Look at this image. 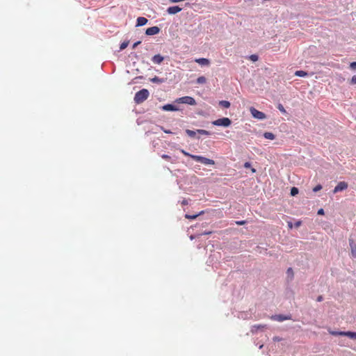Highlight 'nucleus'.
<instances>
[{"instance_id":"9d476101","label":"nucleus","mask_w":356,"mask_h":356,"mask_svg":"<svg viewBox=\"0 0 356 356\" xmlns=\"http://www.w3.org/2000/svg\"><path fill=\"white\" fill-rule=\"evenodd\" d=\"M162 109L166 111H177L179 110L177 106L170 104L163 106Z\"/></svg>"},{"instance_id":"c756f323","label":"nucleus","mask_w":356,"mask_h":356,"mask_svg":"<svg viewBox=\"0 0 356 356\" xmlns=\"http://www.w3.org/2000/svg\"><path fill=\"white\" fill-rule=\"evenodd\" d=\"M251 60L255 62L258 60V56L253 54L250 56Z\"/></svg>"},{"instance_id":"473e14b6","label":"nucleus","mask_w":356,"mask_h":356,"mask_svg":"<svg viewBox=\"0 0 356 356\" xmlns=\"http://www.w3.org/2000/svg\"><path fill=\"white\" fill-rule=\"evenodd\" d=\"M278 109L283 113H286V110L284 109V106L282 104H280L278 106Z\"/></svg>"},{"instance_id":"ddd939ff","label":"nucleus","mask_w":356,"mask_h":356,"mask_svg":"<svg viewBox=\"0 0 356 356\" xmlns=\"http://www.w3.org/2000/svg\"><path fill=\"white\" fill-rule=\"evenodd\" d=\"M147 23V19L144 17H139L136 21L137 26H142L145 25Z\"/></svg>"},{"instance_id":"f3484780","label":"nucleus","mask_w":356,"mask_h":356,"mask_svg":"<svg viewBox=\"0 0 356 356\" xmlns=\"http://www.w3.org/2000/svg\"><path fill=\"white\" fill-rule=\"evenodd\" d=\"M346 337H348L352 339L356 340V332L347 331V332H346Z\"/></svg>"},{"instance_id":"6e6552de","label":"nucleus","mask_w":356,"mask_h":356,"mask_svg":"<svg viewBox=\"0 0 356 356\" xmlns=\"http://www.w3.org/2000/svg\"><path fill=\"white\" fill-rule=\"evenodd\" d=\"M182 10L181 8L179 7L178 6H170L167 9V12L170 15H175L179 12H180Z\"/></svg>"},{"instance_id":"c03bdc74","label":"nucleus","mask_w":356,"mask_h":356,"mask_svg":"<svg viewBox=\"0 0 356 356\" xmlns=\"http://www.w3.org/2000/svg\"><path fill=\"white\" fill-rule=\"evenodd\" d=\"M140 42H137L134 43L133 47L135 48L138 44H140Z\"/></svg>"},{"instance_id":"4468645a","label":"nucleus","mask_w":356,"mask_h":356,"mask_svg":"<svg viewBox=\"0 0 356 356\" xmlns=\"http://www.w3.org/2000/svg\"><path fill=\"white\" fill-rule=\"evenodd\" d=\"M350 246L351 248V255L353 257H356V245L355 244L353 240H350Z\"/></svg>"},{"instance_id":"a211bd4d","label":"nucleus","mask_w":356,"mask_h":356,"mask_svg":"<svg viewBox=\"0 0 356 356\" xmlns=\"http://www.w3.org/2000/svg\"><path fill=\"white\" fill-rule=\"evenodd\" d=\"M266 327V325H254L252 327V332L257 331L259 329H264Z\"/></svg>"},{"instance_id":"f8f14e48","label":"nucleus","mask_w":356,"mask_h":356,"mask_svg":"<svg viewBox=\"0 0 356 356\" xmlns=\"http://www.w3.org/2000/svg\"><path fill=\"white\" fill-rule=\"evenodd\" d=\"M195 62H196L197 63H198L201 65H209V64H210L209 60L207 58H196L195 60Z\"/></svg>"},{"instance_id":"a18cd8bd","label":"nucleus","mask_w":356,"mask_h":356,"mask_svg":"<svg viewBox=\"0 0 356 356\" xmlns=\"http://www.w3.org/2000/svg\"><path fill=\"white\" fill-rule=\"evenodd\" d=\"M190 238H191V240H193V239H194V238H195V236H193V235H191V236H190Z\"/></svg>"},{"instance_id":"5701e85b","label":"nucleus","mask_w":356,"mask_h":356,"mask_svg":"<svg viewBox=\"0 0 356 356\" xmlns=\"http://www.w3.org/2000/svg\"><path fill=\"white\" fill-rule=\"evenodd\" d=\"M186 133L187 134V135L191 138H193L196 135V131H192V130H190V129H186Z\"/></svg>"},{"instance_id":"1a4fd4ad","label":"nucleus","mask_w":356,"mask_h":356,"mask_svg":"<svg viewBox=\"0 0 356 356\" xmlns=\"http://www.w3.org/2000/svg\"><path fill=\"white\" fill-rule=\"evenodd\" d=\"M271 318L273 320L277 321H285V320H290L291 319V316H284V315L280 314V315L273 316L271 317Z\"/></svg>"},{"instance_id":"a878e982","label":"nucleus","mask_w":356,"mask_h":356,"mask_svg":"<svg viewBox=\"0 0 356 356\" xmlns=\"http://www.w3.org/2000/svg\"><path fill=\"white\" fill-rule=\"evenodd\" d=\"M151 81L152 83H162V80L158 76H154V78L151 79Z\"/></svg>"},{"instance_id":"a19ab883","label":"nucleus","mask_w":356,"mask_h":356,"mask_svg":"<svg viewBox=\"0 0 356 356\" xmlns=\"http://www.w3.org/2000/svg\"><path fill=\"white\" fill-rule=\"evenodd\" d=\"M323 296H319L318 298H317V301L318 302H321L323 300Z\"/></svg>"},{"instance_id":"cd10ccee","label":"nucleus","mask_w":356,"mask_h":356,"mask_svg":"<svg viewBox=\"0 0 356 356\" xmlns=\"http://www.w3.org/2000/svg\"><path fill=\"white\" fill-rule=\"evenodd\" d=\"M322 189V186L321 184H318L313 188L314 192H318Z\"/></svg>"},{"instance_id":"49530a36","label":"nucleus","mask_w":356,"mask_h":356,"mask_svg":"<svg viewBox=\"0 0 356 356\" xmlns=\"http://www.w3.org/2000/svg\"><path fill=\"white\" fill-rule=\"evenodd\" d=\"M255 171H256V170H255V169H254V168H252V172H255Z\"/></svg>"},{"instance_id":"e433bc0d","label":"nucleus","mask_w":356,"mask_h":356,"mask_svg":"<svg viewBox=\"0 0 356 356\" xmlns=\"http://www.w3.org/2000/svg\"><path fill=\"white\" fill-rule=\"evenodd\" d=\"M250 166H251V164H250V163H249V162H245V163H244V167H245V168H250Z\"/></svg>"},{"instance_id":"9b49d317","label":"nucleus","mask_w":356,"mask_h":356,"mask_svg":"<svg viewBox=\"0 0 356 356\" xmlns=\"http://www.w3.org/2000/svg\"><path fill=\"white\" fill-rule=\"evenodd\" d=\"M164 60V58L160 54H156L152 58V60L155 64H161Z\"/></svg>"},{"instance_id":"dca6fc26","label":"nucleus","mask_w":356,"mask_h":356,"mask_svg":"<svg viewBox=\"0 0 356 356\" xmlns=\"http://www.w3.org/2000/svg\"><path fill=\"white\" fill-rule=\"evenodd\" d=\"M219 105L223 108H228L230 106V102L226 100L219 102Z\"/></svg>"},{"instance_id":"423d86ee","label":"nucleus","mask_w":356,"mask_h":356,"mask_svg":"<svg viewBox=\"0 0 356 356\" xmlns=\"http://www.w3.org/2000/svg\"><path fill=\"white\" fill-rule=\"evenodd\" d=\"M347 188H348V184L346 181H340L335 186L334 189L333 190V193H337L338 192L346 190Z\"/></svg>"},{"instance_id":"2eb2a0df","label":"nucleus","mask_w":356,"mask_h":356,"mask_svg":"<svg viewBox=\"0 0 356 356\" xmlns=\"http://www.w3.org/2000/svg\"><path fill=\"white\" fill-rule=\"evenodd\" d=\"M328 332L330 334H332L333 336H346V332H344V331L337 332V331H332V330H329Z\"/></svg>"},{"instance_id":"7c9ffc66","label":"nucleus","mask_w":356,"mask_h":356,"mask_svg":"<svg viewBox=\"0 0 356 356\" xmlns=\"http://www.w3.org/2000/svg\"><path fill=\"white\" fill-rule=\"evenodd\" d=\"M181 152L186 156H190L191 158V156H193V154H189L188 152H186L184 149H181Z\"/></svg>"},{"instance_id":"4be33fe9","label":"nucleus","mask_w":356,"mask_h":356,"mask_svg":"<svg viewBox=\"0 0 356 356\" xmlns=\"http://www.w3.org/2000/svg\"><path fill=\"white\" fill-rule=\"evenodd\" d=\"M206 81H207V79L204 76H199L197 79V83H200V84L205 83Z\"/></svg>"},{"instance_id":"f03ea898","label":"nucleus","mask_w":356,"mask_h":356,"mask_svg":"<svg viewBox=\"0 0 356 356\" xmlns=\"http://www.w3.org/2000/svg\"><path fill=\"white\" fill-rule=\"evenodd\" d=\"M175 102L178 103V104H186L192 105V106L196 104V102H195V99L193 98L192 97H189V96H185V97L177 98L175 100Z\"/></svg>"},{"instance_id":"6ab92c4d","label":"nucleus","mask_w":356,"mask_h":356,"mask_svg":"<svg viewBox=\"0 0 356 356\" xmlns=\"http://www.w3.org/2000/svg\"><path fill=\"white\" fill-rule=\"evenodd\" d=\"M264 136L265 138L268 139V140L275 139V135L271 132H265L264 134Z\"/></svg>"},{"instance_id":"393cba45","label":"nucleus","mask_w":356,"mask_h":356,"mask_svg":"<svg viewBox=\"0 0 356 356\" xmlns=\"http://www.w3.org/2000/svg\"><path fill=\"white\" fill-rule=\"evenodd\" d=\"M298 188H296V187H293L291 189V195L292 196H295L296 195H297L298 193Z\"/></svg>"},{"instance_id":"2f4dec72","label":"nucleus","mask_w":356,"mask_h":356,"mask_svg":"<svg viewBox=\"0 0 356 356\" xmlns=\"http://www.w3.org/2000/svg\"><path fill=\"white\" fill-rule=\"evenodd\" d=\"M350 67L353 70H356V62H352L350 63Z\"/></svg>"},{"instance_id":"ea45409f","label":"nucleus","mask_w":356,"mask_h":356,"mask_svg":"<svg viewBox=\"0 0 356 356\" xmlns=\"http://www.w3.org/2000/svg\"><path fill=\"white\" fill-rule=\"evenodd\" d=\"M181 204H182V205H186V204H188V201H187L186 200H185V199H184V200H183L181 201Z\"/></svg>"},{"instance_id":"c9c22d12","label":"nucleus","mask_w":356,"mask_h":356,"mask_svg":"<svg viewBox=\"0 0 356 356\" xmlns=\"http://www.w3.org/2000/svg\"><path fill=\"white\" fill-rule=\"evenodd\" d=\"M161 157L165 160H170V156L167 155V154H163L161 156Z\"/></svg>"},{"instance_id":"58836bf2","label":"nucleus","mask_w":356,"mask_h":356,"mask_svg":"<svg viewBox=\"0 0 356 356\" xmlns=\"http://www.w3.org/2000/svg\"><path fill=\"white\" fill-rule=\"evenodd\" d=\"M281 340H282V339L280 338L279 337H275L273 338V341H280Z\"/></svg>"},{"instance_id":"4c0bfd02","label":"nucleus","mask_w":356,"mask_h":356,"mask_svg":"<svg viewBox=\"0 0 356 356\" xmlns=\"http://www.w3.org/2000/svg\"><path fill=\"white\" fill-rule=\"evenodd\" d=\"M318 215H323L324 214V210L323 209H320L318 212Z\"/></svg>"},{"instance_id":"79ce46f5","label":"nucleus","mask_w":356,"mask_h":356,"mask_svg":"<svg viewBox=\"0 0 356 356\" xmlns=\"http://www.w3.org/2000/svg\"><path fill=\"white\" fill-rule=\"evenodd\" d=\"M161 129L166 134H172V132L170 130H165L163 127L161 128Z\"/></svg>"},{"instance_id":"c85d7f7f","label":"nucleus","mask_w":356,"mask_h":356,"mask_svg":"<svg viewBox=\"0 0 356 356\" xmlns=\"http://www.w3.org/2000/svg\"><path fill=\"white\" fill-rule=\"evenodd\" d=\"M287 274H288L289 276H291V278L293 277V269L291 268H288Z\"/></svg>"},{"instance_id":"72a5a7b5","label":"nucleus","mask_w":356,"mask_h":356,"mask_svg":"<svg viewBox=\"0 0 356 356\" xmlns=\"http://www.w3.org/2000/svg\"><path fill=\"white\" fill-rule=\"evenodd\" d=\"M350 83L351 84H356V75H354L351 80H350Z\"/></svg>"},{"instance_id":"b1692460","label":"nucleus","mask_w":356,"mask_h":356,"mask_svg":"<svg viewBox=\"0 0 356 356\" xmlns=\"http://www.w3.org/2000/svg\"><path fill=\"white\" fill-rule=\"evenodd\" d=\"M197 132L198 134H202V135H205V136H209L210 135V133L208 131L204 130V129H197Z\"/></svg>"},{"instance_id":"20e7f679","label":"nucleus","mask_w":356,"mask_h":356,"mask_svg":"<svg viewBox=\"0 0 356 356\" xmlns=\"http://www.w3.org/2000/svg\"><path fill=\"white\" fill-rule=\"evenodd\" d=\"M213 125L227 127L232 124V121L228 118L218 119L212 122Z\"/></svg>"},{"instance_id":"f257e3e1","label":"nucleus","mask_w":356,"mask_h":356,"mask_svg":"<svg viewBox=\"0 0 356 356\" xmlns=\"http://www.w3.org/2000/svg\"><path fill=\"white\" fill-rule=\"evenodd\" d=\"M149 96V92L147 89H142L137 92L134 96V102L137 104H142Z\"/></svg>"},{"instance_id":"aec40b11","label":"nucleus","mask_w":356,"mask_h":356,"mask_svg":"<svg viewBox=\"0 0 356 356\" xmlns=\"http://www.w3.org/2000/svg\"><path fill=\"white\" fill-rule=\"evenodd\" d=\"M295 75L297 76L304 77L307 75V72L302 70H298L295 72Z\"/></svg>"},{"instance_id":"bb28decb","label":"nucleus","mask_w":356,"mask_h":356,"mask_svg":"<svg viewBox=\"0 0 356 356\" xmlns=\"http://www.w3.org/2000/svg\"><path fill=\"white\" fill-rule=\"evenodd\" d=\"M129 44V42H122L121 44H120V50H123L125 48H127V47L128 46Z\"/></svg>"},{"instance_id":"de8ad7c7","label":"nucleus","mask_w":356,"mask_h":356,"mask_svg":"<svg viewBox=\"0 0 356 356\" xmlns=\"http://www.w3.org/2000/svg\"><path fill=\"white\" fill-rule=\"evenodd\" d=\"M300 222H298V223L296 224V225H297V226H298V225H300Z\"/></svg>"},{"instance_id":"39448f33","label":"nucleus","mask_w":356,"mask_h":356,"mask_svg":"<svg viewBox=\"0 0 356 356\" xmlns=\"http://www.w3.org/2000/svg\"><path fill=\"white\" fill-rule=\"evenodd\" d=\"M250 112L254 118L258 120H264L266 118V115L264 113L257 110L254 107L250 108Z\"/></svg>"},{"instance_id":"37998d69","label":"nucleus","mask_w":356,"mask_h":356,"mask_svg":"<svg viewBox=\"0 0 356 356\" xmlns=\"http://www.w3.org/2000/svg\"><path fill=\"white\" fill-rule=\"evenodd\" d=\"M211 233H212V232L209 231V232H204L203 234L208 235V234H211Z\"/></svg>"},{"instance_id":"f704fd0d","label":"nucleus","mask_w":356,"mask_h":356,"mask_svg":"<svg viewBox=\"0 0 356 356\" xmlns=\"http://www.w3.org/2000/svg\"><path fill=\"white\" fill-rule=\"evenodd\" d=\"M245 222H246L245 220H241V221H236V224L238 225H243L245 224Z\"/></svg>"},{"instance_id":"0eeeda50","label":"nucleus","mask_w":356,"mask_h":356,"mask_svg":"<svg viewBox=\"0 0 356 356\" xmlns=\"http://www.w3.org/2000/svg\"><path fill=\"white\" fill-rule=\"evenodd\" d=\"M160 29L158 26H152L146 29L145 33L147 35H154L159 33Z\"/></svg>"},{"instance_id":"7ed1b4c3","label":"nucleus","mask_w":356,"mask_h":356,"mask_svg":"<svg viewBox=\"0 0 356 356\" xmlns=\"http://www.w3.org/2000/svg\"><path fill=\"white\" fill-rule=\"evenodd\" d=\"M191 158L193 160H195L197 162H200L204 165H214L215 164V161L213 160L203 157L202 156H197V155L191 156Z\"/></svg>"},{"instance_id":"412c9836","label":"nucleus","mask_w":356,"mask_h":356,"mask_svg":"<svg viewBox=\"0 0 356 356\" xmlns=\"http://www.w3.org/2000/svg\"><path fill=\"white\" fill-rule=\"evenodd\" d=\"M202 213H204L203 211H202L199 214H196V215L191 216V215H189V214H186L185 215V218H187V219H192V220H193V219H195L199 215H201Z\"/></svg>"}]
</instances>
